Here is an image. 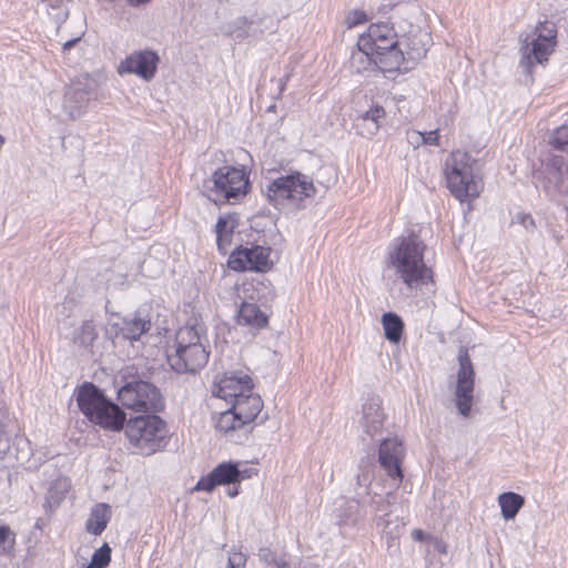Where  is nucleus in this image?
<instances>
[{
    "instance_id": "43",
    "label": "nucleus",
    "mask_w": 568,
    "mask_h": 568,
    "mask_svg": "<svg viewBox=\"0 0 568 568\" xmlns=\"http://www.w3.org/2000/svg\"><path fill=\"white\" fill-rule=\"evenodd\" d=\"M356 52H354L352 54V58H351V63H352V67L356 69L357 72H361L363 70H367L368 68H371L372 65H376V63L374 61H372L369 64L365 61V59H354V54Z\"/></svg>"
},
{
    "instance_id": "15",
    "label": "nucleus",
    "mask_w": 568,
    "mask_h": 568,
    "mask_svg": "<svg viewBox=\"0 0 568 568\" xmlns=\"http://www.w3.org/2000/svg\"><path fill=\"white\" fill-rule=\"evenodd\" d=\"M159 63L160 57L156 51L151 49L136 50L120 62L118 73L120 75L134 74L150 81L155 77Z\"/></svg>"
},
{
    "instance_id": "32",
    "label": "nucleus",
    "mask_w": 568,
    "mask_h": 568,
    "mask_svg": "<svg viewBox=\"0 0 568 568\" xmlns=\"http://www.w3.org/2000/svg\"><path fill=\"white\" fill-rule=\"evenodd\" d=\"M549 144L556 150H565L568 145V124H562L554 130Z\"/></svg>"
},
{
    "instance_id": "14",
    "label": "nucleus",
    "mask_w": 568,
    "mask_h": 568,
    "mask_svg": "<svg viewBox=\"0 0 568 568\" xmlns=\"http://www.w3.org/2000/svg\"><path fill=\"white\" fill-rule=\"evenodd\" d=\"M270 253L268 247L260 245L239 246L231 253L227 263L234 271L265 272L272 265Z\"/></svg>"
},
{
    "instance_id": "3",
    "label": "nucleus",
    "mask_w": 568,
    "mask_h": 568,
    "mask_svg": "<svg viewBox=\"0 0 568 568\" xmlns=\"http://www.w3.org/2000/svg\"><path fill=\"white\" fill-rule=\"evenodd\" d=\"M207 338L203 324L180 327L173 346L168 349V363L179 374L196 373L209 361Z\"/></svg>"
},
{
    "instance_id": "33",
    "label": "nucleus",
    "mask_w": 568,
    "mask_h": 568,
    "mask_svg": "<svg viewBox=\"0 0 568 568\" xmlns=\"http://www.w3.org/2000/svg\"><path fill=\"white\" fill-rule=\"evenodd\" d=\"M215 232H216V243L217 248H223V236H232L233 233V225L226 217H219L216 225H215Z\"/></svg>"
},
{
    "instance_id": "47",
    "label": "nucleus",
    "mask_w": 568,
    "mask_h": 568,
    "mask_svg": "<svg viewBox=\"0 0 568 568\" xmlns=\"http://www.w3.org/2000/svg\"><path fill=\"white\" fill-rule=\"evenodd\" d=\"M81 36H82V33H81V34H79L78 37H75V38L71 39V40L65 41V42L63 43V50L65 51V50L71 49V48H72V47H73L78 41H80Z\"/></svg>"
},
{
    "instance_id": "52",
    "label": "nucleus",
    "mask_w": 568,
    "mask_h": 568,
    "mask_svg": "<svg viewBox=\"0 0 568 568\" xmlns=\"http://www.w3.org/2000/svg\"><path fill=\"white\" fill-rule=\"evenodd\" d=\"M423 537H424V534H423V531H422V530H419V529H415V530L413 531V538H414L415 540H423Z\"/></svg>"
},
{
    "instance_id": "29",
    "label": "nucleus",
    "mask_w": 568,
    "mask_h": 568,
    "mask_svg": "<svg viewBox=\"0 0 568 568\" xmlns=\"http://www.w3.org/2000/svg\"><path fill=\"white\" fill-rule=\"evenodd\" d=\"M244 425L245 423L237 418L235 409L230 406L225 412L220 414V417L216 422V429L223 433H229L231 430L241 428Z\"/></svg>"
},
{
    "instance_id": "37",
    "label": "nucleus",
    "mask_w": 568,
    "mask_h": 568,
    "mask_svg": "<svg viewBox=\"0 0 568 568\" xmlns=\"http://www.w3.org/2000/svg\"><path fill=\"white\" fill-rule=\"evenodd\" d=\"M367 21V16L362 10H352L346 17V24L348 28L356 27Z\"/></svg>"
},
{
    "instance_id": "42",
    "label": "nucleus",
    "mask_w": 568,
    "mask_h": 568,
    "mask_svg": "<svg viewBox=\"0 0 568 568\" xmlns=\"http://www.w3.org/2000/svg\"><path fill=\"white\" fill-rule=\"evenodd\" d=\"M276 556L275 552H273L268 547H262L258 550V558L261 561H263L265 565H271L272 561H274V557Z\"/></svg>"
},
{
    "instance_id": "16",
    "label": "nucleus",
    "mask_w": 568,
    "mask_h": 568,
    "mask_svg": "<svg viewBox=\"0 0 568 568\" xmlns=\"http://www.w3.org/2000/svg\"><path fill=\"white\" fill-rule=\"evenodd\" d=\"M248 477L250 471L247 469L241 470L237 464L224 462L214 467L206 476L201 477L193 490L211 493L216 486L240 484L243 479Z\"/></svg>"
},
{
    "instance_id": "22",
    "label": "nucleus",
    "mask_w": 568,
    "mask_h": 568,
    "mask_svg": "<svg viewBox=\"0 0 568 568\" xmlns=\"http://www.w3.org/2000/svg\"><path fill=\"white\" fill-rule=\"evenodd\" d=\"M384 116L385 111L382 106H372L357 118L356 128L358 133L366 138L375 135L381 128V120L384 119Z\"/></svg>"
},
{
    "instance_id": "28",
    "label": "nucleus",
    "mask_w": 568,
    "mask_h": 568,
    "mask_svg": "<svg viewBox=\"0 0 568 568\" xmlns=\"http://www.w3.org/2000/svg\"><path fill=\"white\" fill-rule=\"evenodd\" d=\"M385 337L392 343H398L404 328L402 318L395 313H385L382 317Z\"/></svg>"
},
{
    "instance_id": "38",
    "label": "nucleus",
    "mask_w": 568,
    "mask_h": 568,
    "mask_svg": "<svg viewBox=\"0 0 568 568\" xmlns=\"http://www.w3.org/2000/svg\"><path fill=\"white\" fill-rule=\"evenodd\" d=\"M514 223L520 224L526 231L535 229V221L528 213H518L513 220Z\"/></svg>"
},
{
    "instance_id": "7",
    "label": "nucleus",
    "mask_w": 568,
    "mask_h": 568,
    "mask_svg": "<svg viewBox=\"0 0 568 568\" xmlns=\"http://www.w3.org/2000/svg\"><path fill=\"white\" fill-rule=\"evenodd\" d=\"M557 44V28L551 21L538 22L519 36V68L527 75L537 64H544Z\"/></svg>"
},
{
    "instance_id": "23",
    "label": "nucleus",
    "mask_w": 568,
    "mask_h": 568,
    "mask_svg": "<svg viewBox=\"0 0 568 568\" xmlns=\"http://www.w3.org/2000/svg\"><path fill=\"white\" fill-rule=\"evenodd\" d=\"M267 315L255 303L243 302L237 312V323L260 329L266 326Z\"/></svg>"
},
{
    "instance_id": "27",
    "label": "nucleus",
    "mask_w": 568,
    "mask_h": 568,
    "mask_svg": "<svg viewBox=\"0 0 568 568\" xmlns=\"http://www.w3.org/2000/svg\"><path fill=\"white\" fill-rule=\"evenodd\" d=\"M498 504L500 506L501 516L505 520H510L516 517L520 508L525 504V499L519 494L507 491L498 496Z\"/></svg>"
},
{
    "instance_id": "2",
    "label": "nucleus",
    "mask_w": 568,
    "mask_h": 568,
    "mask_svg": "<svg viewBox=\"0 0 568 568\" xmlns=\"http://www.w3.org/2000/svg\"><path fill=\"white\" fill-rule=\"evenodd\" d=\"M357 48L354 59H365L368 64L374 61L382 72L400 70L405 61L397 34L388 22L371 24L358 38Z\"/></svg>"
},
{
    "instance_id": "30",
    "label": "nucleus",
    "mask_w": 568,
    "mask_h": 568,
    "mask_svg": "<svg viewBox=\"0 0 568 568\" xmlns=\"http://www.w3.org/2000/svg\"><path fill=\"white\" fill-rule=\"evenodd\" d=\"M48 16L57 23L63 22L69 14L64 0H44Z\"/></svg>"
},
{
    "instance_id": "25",
    "label": "nucleus",
    "mask_w": 568,
    "mask_h": 568,
    "mask_svg": "<svg viewBox=\"0 0 568 568\" xmlns=\"http://www.w3.org/2000/svg\"><path fill=\"white\" fill-rule=\"evenodd\" d=\"M111 519V507L108 504H97L87 520V531L94 536L101 535Z\"/></svg>"
},
{
    "instance_id": "35",
    "label": "nucleus",
    "mask_w": 568,
    "mask_h": 568,
    "mask_svg": "<svg viewBox=\"0 0 568 568\" xmlns=\"http://www.w3.org/2000/svg\"><path fill=\"white\" fill-rule=\"evenodd\" d=\"M97 337L95 326L92 321H85L81 325L79 339L81 344L89 345L91 344Z\"/></svg>"
},
{
    "instance_id": "18",
    "label": "nucleus",
    "mask_w": 568,
    "mask_h": 568,
    "mask_svg": "<svg viewBox=\"0 0 568 568\" xmlns=\"http://www.w3.org/2000/svg\"><path fill=\"white\" fill-rule=\"evenodd\" d=\"M405 449L398 437L384 439L379 445L378 460L382 468L394 480V486H398L403 479L402 459Z\"/></svg>"
},
{
    "instance_id": "50",
    "label": "nucleus",
    "mask_w": 568,
    "mask_h": 568,
    "mask_svg": "<svg viewBox=\"0 0 568 568\" xmlns=\"http://www.w3.org/2000/svg\"><path fill=\"white\" fill-rule=\"evenodd\" d=\"M230 243H231V236H227V237L223 236V248L220 251L223 253H226L227 246L230 245Z\"/></svg>"
},
{
    "instance_id": "17",
    "label": "nucleus",
    "mask_w": 568,
    "mask_h": 568,
    "mask_svg": "<svg viewBox=\"0 0 568 568\" xmlns=\"http://www.w3.org/2000/svg\"><path fill=\"white\" fill-rule=\"evenodd\" d=\"M97 83L89 77L79 78L68 89L64 95V110L75 119L81 116L95 92Z\"/></svg>"
},
{
    "instance_id": "21",
    "label": "nucleus",
    "mask_w": 568,
    "mask_h": 568,
    "mask_svg": "<svg viewBox=\"0 0 568 568\" xmlns=\"http://www.w3.org/2000/svg\"><path fill=\"white\" fill-rule=\"evenodd\" d=\"M232 407L235 409L237 418L246 425L258 416L263 407V400L258 394L253 392L248 395H242Z\"/></svg>"
},
{
    "instance_id": "20",
    "label": "nucleus",
    "mask_w": 568,
    "mask_h": 568,
    "mask_svg": "<svg viewBox=\"0 0 568 568\" xmlns=\"http://www.w3.org/2000/svg\"><path fill=\"white\" fill-rule=\"evenodd\" d=\"M430 43V36L425 31H417L410 36L398 39V47L404 51L405 61L416 62L426 57Z\"/></svg>"
},
{
    "instance_id": "12",
    "label": "nucleus",
    "mask_w": 568,
    "mask_h": 568,
    "mask_svg": "<svg viewBox=\"0 0 568 568\" xmlns=\"http://www.w3.org/2000/svg\"><path fill=\"white\" fill-rule=\"evenodd\" d=\"M212 395L233 406L242 395L253 393V382L250 375L243 371H231L222 376H216L211 387Z\"/></svg>"
},
{
    "instance_id": "39",
    "label": "nucleus",
    "mask_w": 568,
    "mask_h": 568,
    "mask_svg": "<svg viewBox=\"0 0 568 568\" xmlns=\"http://www.w3.org/2000/svg\"><path fill=\"white\" fill-rule=\"evenodd\" d=\"M11 450V436L0 428V458L7 456Z\"/></svg>"
},
{
    "instance_id": "40",
    "label": "nucleus",
    "mask_w": 568,
    "mask_h": 568,
    "mask_svg": "<svg viewBox=\"0 0 568 568\" xmlns=\"http://www.w3.org/2000/svg\"><path fill=\"white\" fill-rule=\"evenodd\" d=\"M271 568H293V565L290 560V557L286 554L283 555H276L274 557V561H272L271 565H268Z\"/></svg>"
},
{
    "instance_id": "6",
    "label": "nucleus",
    "mask_w": 568,
    "mask_h": 568,
    "mask_svg": "<svg viewBox=\"0 0 568 568\" xmlns=\"http://www.w3.org/2000/svg\"><path fill=\"white\" fill-rule=\"evenodd\" d=\"M77 403L81 413L94 425L111 432L124 427L125 413L92 383H84L78 388Z\"/></svg>"
},
{
    "instance_id": "48",
    "label": "nucleus",
    "mask_w": 568,
    "mask_h": 568,
    "mask_svg": "<svg viewBox=\"0 0 568 568\" xmlns=\"http://www.w3.org/2000/svg\"><path fill=\"white\" fill-rule=\"evenodd\" d=\"M237 484L235 485H232V487H230L227 490H226V494L229 497L231 498H234L239 495V487L236 486Z\"/></svg>"
},
{
    "instance_id": "36",
    "label": "nucleus",
    "mask_w": 568,
    "mask_h": 568,
    "mask_svg": "<svg viewBox=\"0 0 568 568\" xmlns=\"http://www.w3.org/2000/svg\"><path fill=\"white\" fill-rule=\"evenodd\" d=\"M246 555L242 551L233 550L229 554L227 567L229 568H245Z\"/></svg>"
},
{
    "instance_id": "9",
    "label": "nucleus",
    "mask_w": 568,
    "mask_h": 568,
    "mask_svg": "<svg viewBox=\"0 0 568 568\" xmlns=\"http://www.w3.org/2000/svg\"><path fill=\"white\" fill-rule=\"evenodd\" d=\"M210 184L206 185L207 196L214 203L235 204L250 191L248 173L243 168H220L213 173Z\"/></svg>"
},
{
    "instance_id": "53",
    "label": "nucleus",
    "mask_w": 568,
    "mask_h": 568,
    "mask_svg": "<svg viewBox=\"0 0 568 568\" xmlns=\"http://www.w3.org/2000/svg\"><path fill=\"white\" fill-rule=\"evenodd\" d=\"M149 1L150 0H129L130 4H132V6H140V4L146 3Z\"/></svg>"
},
{
    "instance_id": "10",
    "label": "nucleus",
    "mask_w": 568,
    "mask_h": 568,
    "mask_svg": "<svg viewBox=\"0 0 568 568\" xmlns=\"http://www.w3.org/2000/svg\"><path fill=\"white\" fill-rule=\"evenodd\" d=\"M118 399L124 408L134 412L156 413L164 407V400L159 389L143 381L123 385L118 390Z\"/></svg>"
},
{
    "instance_id": "24",
    "label": "nucleus",
    "mask_w": 568,
    "mask_h": 568,
    "mask_svg": "<svg viewBox=\"0 0 568 568\" xmlns=\"http://www.w3.org/2000/svg\"><path fill=\"white\" fill-rule=\"evenodd\" d=\"M116 326L119 327L118 335H121L125 339L136 341L150 329L151 322L150 320L135 315L132 318H123Z\"/></svg>"
},
{
    "instance_id": "41",
    "label": "nucleus",
    "mask_w": 568,
    "mask_h": 568,
    "mask_svg": "<svg viewBox=\"0 0 568 568\" xmlns=\"http://www.w3.org/2000/svg\"><path fill=\"white\" fill-rule=\"evenodd\" d=\"M423 144L425 145H438L439 135L437 130L429 132H422Z\"/></svg>"
},
{
    "instance_id": "51",
    "label": "nucleus",
    "mask_w": 568,
    "mask_h": 568,
    "mask_svg": "<svg viewBox=\"0 0 568 568\" xmlns=\"http://www.w3.org/2000/svg\"><path fill=\"white\" fill-rule=\"evenodd\" d=\"M435 547L439 552L446 554V545L443 541H436Z\"/></svg>"
},
{
    "instance_id": "45",
    "label": "nucleus",
    "mask_w": 568,
    "mask_h": 568,
    "mask_svg": "<svg viewBox=\"0 0 568 568\" xmlns=\"http://www.w3.org/2000/svg\"><path fill=\"white\" fill-rule=\"evenodd\" d=\"M407 141L414 148L423 145L422 132H419V131H410V132H408L407 133Z\"/></svg>"
},
{
    "instance_id": "49",
    "label": "nucleus",
    "mask_w": 568,
    "mask_h": 568,
    "mask_svg": "<svg viewBox=\"0 0 568 568\" xmlns=\"http://www.w3.org/2000/svg\"><path fill=\"white\" fill-rule=\"evenodd\" d=\"M377 526H378V527H381V526H382V527H383V529L385 530V529L387 528V526H388V521H387L386 519H384V517H383V516H378V517H377Z\"/></svg>"
},
{
    "instance_id": "4",
    "label": "nucleus",
    "mask_w": 568,
    "mask_h": 568,
    "mask_svg": "<svg viewBox=\"0 0 568 568\" xmlns=\"http://www.w3.org/2000/svg\"><path fill=\"white\" fill-rule=\"evenodd\" d=\"M267 202L278 210L296 211L315 196L313 179L300 171H291L270 180L264 187Z\"/></svg>"
},
{
    "instance_id": "19",
    "label": "nucleus",
    "mask_w": 568,
    "mask_h": 568,
    "mask_svg": "<svg viewBox=\"0 0 568 568\" xmlns=\"http://www.w3.org/2000/svg\"><path fill=\"white\" fill-rule=\"evenodd\" d=\"M385 414L378 397L367 398L362 406L361 425L371 437L379 434L384 427Z\"/></svg>"
},
{
    "instance_id": "26",
    "label": "nucleus",
    "mask_w": 568,
    "mask_h": 568,
    "mask_svg": "<svg viewBox=\"0 0 568 568\" xmlns=\"http://www.w3.org/2000/svg\"><path fill=\"white\" fill-rule=\"evenodd\" d=\"M358 508L357 500L339 497L335 500L333 515L338 524L354 523L357 519Z\"/></svg>"
},
{
    "instance_id": "1",
    "label": "nucleus",
    "mask_w": 568,
    "mask_h": 568,
    "mask_svg": "<svg viewBox=\"0 0 568 568\" xmlns=\"http://www.w3.org/2000/svg\"><path fill=\"white\" fill-rule=\"evenodd\" d=\"M426 244L415 233L397 237L388 250V265L409 290L418 291L433 283V270L425 262Z\"/></svg>"
},
{
    "instance_id": "31",
    "label": "nucleus",
    "mask_w": 568,
    "mask_h": 568,
    "mask_svg": "<svg viewBox=\"0 0 568 568\" xmlns=\"http://www.w3.org/2000/svg\"><path fill=\"white\" fill-rule=\"evenodd\" d=\"M111 560V548L105 542L99 549H97L92 557L91 561L87 566V568H105Z\"/></svg>"
},
{
    "instance_id": "5",
    "label": "nucleus",
    "mask_w": 568,
    "mask_h": 568,
    "mask_svg": "<svg viewBox=\"0 0 568 568\" xmlns=\"http://www.w3.org/2000/svg\"><path fill=\"white\" fill-rule=\"evenodd\" d=\"M444 173L447 187L460 202L479 196L483 180L476 160L464 151H453L445 160Z\"/></svg>"
},
{
    "instance_id": "11",
    "label": "nucleus",
    "mask_w": 568,
    "mask_h": 568,
    "mask_svg": "<svg viewBox=\"0 0 568 568\" xmlns=\"http://www.w3.org/2000/svg\"><path fill=\"white\" fill-rule=\"evenodd\" d=\"M457 359L459 367L455 388L456 406L460 415L468 417L474 399L475 371L466 348L459 349Z\"/></svg>"
},
{
    "instance_id": "44",
    "label": "nucleus",
    "mask_w": 568,
    "mask_h": 568,
    "mask_svg": "<svg viewBox=\"0 0 568 568\" xmlns=\"http://www.w3.org/2000/svg\"><path fill=\"white\" fill-rule=\"evenodd\" d=\"M376 494L372 497V505L375 507V510L376 511H384L385 508H384V503L389 505L390 504V498H393V495L390 493L387 494L386 498L383 499V498H376Z\"/></svg>"
},
{
    "instance_id": "46",
    "label": "nucleus",
    "mask_w": 568,
    "mask_h": 568,
    "mask_svg": "<svg viewBox=\"0 0 568 568\" xmlns=\"http://www.w3.org/2000/svg\"><path fill=\"white\" fill-rule=\"evenodd\" d=\"M10 528L6 526L0 527V545H4L7 538L10 535Z\"/></svg>"
},
{
    "instance_id": "13",
    "label": "nucleus",
    "mask_w": 568,
    "mask_h": 568,
    "mask_svg": "<svg viewBox=\"0 0 568 568\" xmlns=\"http://www.w3.org/2000/svg\"><path fill=\"white\" fill-rule=\"evenodd\" d=\"M537 183L550 196L557 195L568 184V164L560 155H550L541 163Z\"/></svg>"
},
{
    "instance_id": "8",
    "label": "nucleus",
    "mask_w": 568,
    "mask_h": 568,
    "mask_svg": "<svg viewBox=\"0 0 568 568\" xmlns=\"http://www.w3.org/2000/svg\"><path fill=\"white\" fill-rule=\"evenodd\" d=\"M125 435L142 454L151 455L164 446L168 428L165 422L159 416L142 415L126 422Z\"/></svg>"
},
{
    "instance_id": "34",
    "label": "nucleus",
    "mask_w": 568,
    "mask_h": 568,
    "mask_svg": "<svg viewBox=\"0 0 568 568\" xmlns=\"http://www.w3.org/2000/svg\"><path fill=\"white\" fill-rule=\"evenodd\" d=\"M69 486L70 484L65 478L58 479L54 483V486L49 490V499L54 504H59L62 500L64 493L68 491Z\"/></svg>"
}]
</instances>
